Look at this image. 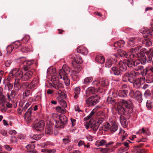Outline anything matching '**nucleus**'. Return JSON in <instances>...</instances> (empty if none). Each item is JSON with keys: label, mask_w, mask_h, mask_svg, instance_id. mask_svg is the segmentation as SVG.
Listing matches in <instances>:
<instances>
[{"label": "nucleus", "mask_w": 153, "mask_h": 153, "mask_svg": "<svg viewBox=\"0 0 153 153\" xmlns=\"http://www.w3.org/2000/svg\"><path fill=\"white\" fill-rule=\"evenodd\" d=\"M117 61V59L113 58H108L105 62V66L106 68H109L112 64H115Z\"/></svg>", "instance_id": "17"}, {"label": "nucleus", "mask_w": 153, "mask_h": 153, "mask_svg": "<svg viewBox=\"0 0 153 153\" xmlns=\"http://www.w3.org/2000/svg\"><path fill=\"white\" fill-rule=\"evenodd\" d=\"M41 137L42 136L41 134H35L33 135L32 138L36 140H38L40 139Z\"/></svg>", "instance_id": "58"}, {"label": "nucleus", "mask_w": 153, "mask_h": 153, "mask_svg": "<svg viewBox=\"0 0 153 153\" xmlns=\"http://www.w3.org/2000/svg\"><path fill=\"white\" fill-rule=\"evenodd\" d=\"M60 105L64 108L67 107V104L65 101L62 99H61L60 101Z\"/></svg>", "instance_id": "55"}, {"label": "nucleus", "mask_w": 153, "mask_h": 153, "mask_svg": "<svg viewBox=\"0 0 153 153\" xmlns=\"http://www.w3.org/2000/svg\"><path fill=\"white\" fill-rule=\"evenodd\" d=\"M143 80V78H138L137 79L136 78H135V80L134 81V82H131L133 84V86L136 88H139L140 85L141 84V81Z\"/></svg>", "instance_id": "20"}, {"label": "nucleus", "mask_w": 153, "mask_h": 153, "mask_svg": "<svg viewBox=\"0 0 153 153\" xmlns=\"http://www.w3.org/2000/svg\"><path fill=\"white\" fill-rule=\"evenodd\" d=\"M118 129V127L115 123H113L111 124V126H110V130L111 132H114L116 131Z\"/></svg>", "instance_id": "32"}, {"label": "nucleus", "mask_w": 153, "mask_h": 153, "mask_svg": "<svg viewBox=\"0 0 153 153\" xmlns=\"http://www.w3.org/2000/svg\"><path fill=\"white\" fill-rule=\"evenodd\" d=\"M77 53H81L84 55H87L88 53L87 49L83 46H80L78 47L76 49Z\"/></svg>", "instance_id": "19"}, {"label": "nucleus", "mask_w": 153, "mask_h": 153, "mask_svg": "<svg viewBox=\"0 0 153 153\" xmlns=\"http://www.w3.org/2000/svg\"><path fill=\"white\" fill-rule=\"evenodd\" d=\"M13 85L9 82H7L5 85V88H7L9 91H10L13 88Z\"/></svg>", "instance_id": "52"}, {"label": "nucleus", "mask_w": 153, "mask_h": 153, "mask_svg": "<svg viewBox=\"0 0 153 153\" xmlns=\"http://www.w3.org/2000/svg\"><path fill=\"white\" fill-rule=\"evenodd\" d=\"M31 108H30L25 113L24 118L25 120L29 123L31 122L33 120V117L31 116Z\"/></svg>", "instance_id": "13"}, {"label": "nucleus", "mask_w": 153, "mask_h": 153, "mask_svg": "<svg viewBox=\"0 0 153 153\" xmlns=\"http://www.w3.org/2000/svg\"><path fill=\"white\" fill-rule=\"evenodd\" d=\"M141 52L146 53L147 56L143 55L141 56L142 59V64H145L146 62L148 63L152 62L153 65V49L150 48L149 50L143 49L141 50Z\"/></svg>", "instance_id": "2"}, {"label": "nucleus", "mask_w": 153, "mask_h": 153, "mask_svg": "<svg viewBox=\"0 0 153 153\" xmlns=\"http://www.w3.org/2000/svg\"><path fill=\"white\" fill-rule=\"evenodd\" d=\"M125 43V42L123 40H121L114 42V46L116 48H121L123 46Z\"/></svg>", "instance_id": "26"}, {"label": "nucleus", "mask_w": 153, "mask_h": 153, "mask_svg": "<svg viewBox=\"0 0 153 153\" xmlns=\"http://www.w3.org/2000/svg\"><path fill=\"white\" fill-rule=\"evenodd\" d=\"M136 78V74L134 71L126 72L122 76V79L124 82L128 81L130 83L133 82Z\"/></svg>", "instance_id": "3"}, {"label": "nucleus", "mask_w": 153, "mask_h": 153, "mask_svg": "<svg viewBox=\"0 0 153 153\" xmlns=\"http://www.w3.org/2000/svg\"><path fill=\"white\" fill-rule=\"evenodd\" d=\"M30 93V90H26L23 93V96L27 97L29 95Z\"/></svg>", "instance_id": "62"}, {"label": "nucleus", "mask_w": 153, "mask_h": 153, "mask_svg": "<svg viewBox=\"0 0 153 153\" xmlns=\"http://www.w3.org/2000/svg\"><path fill=\"white\" fill-rule=\"evenodd\" d=\"M59 73L60 78L61 79L63 78V77L67 76V74L66 73V72H64L62 69H60L59 70Z\"/></svg>", "instance_id": "44"}, {"label": "nucleus", "mask_w": 153, "mask_h": 153, "mask_svg": "<svg viewBox=\"0 0 153 153\" xmlns=\"http://www.w3.org/2000/svg\"><path fill=\"white\" fill-rule=\"evenodd\" d=\"M17 94V91L14 90H12L11 91L10 95L9 94H7V96L9 99L11 100V98H14Z\"/></svg>", "instance_id": "33"}, {"label": "nucleus", "mask_w": 153, "mask_h": 153, "mask_svg": "<svg viewBox=\"0 0 153 153\" xmlns=\"http://www.w3.org/2000/svg\"><path fill=\"white\" fill-rule=\"evenodd\" d=\"M137 39L136 38H130L128 42V46L129 47H132L135 45Z\"/></svg>", "instance_id": "22"}, {"label": "nucleus", "mask_w": 153, "mask_h": 153, "mask_svg": "<svg viewBox=\"0 0 153 153\" xmlns=\"http://www.w3.org/2000/svg\"><path fill=\"white\" fill-rule=\"evenodd\" d=\"M119 67L120 71L122 72L125 71L127 69V65L125 61L124 62L120 61L119 62Z\"/></svg>", "instance_id": "18"}, {"label": "nucleus", "mask_w": 153, "mask_h": 153, "mask_svg": "<svg viewBox=\"0 0 153 153\" xmlns=\"http://www.w3.org/2000/svg\"><path fill=\"white\" fill-rule=\"evenodd\" d=\"M53 131L52 127L50 125L47 126L45 128V133L47 134H51Z\"/></svg>", "instance_id": "34"}, {"label": "nucleus", "mask_w": 153, "mask_h": 153, "mask_svg": "<svg viewBox=\"0 0 153 153\" xmlns=\"http://www.w3.org/2000/svg\"><path fill=\"white\" fill-rule=\"evenodd\" d=\"M56 122L55 126L56 128H63L66 125L63 123L61 121L59 120H55Z\"/></svg>", "instance_id": "31"}, {"label": "nucleus", "mask_w": 153, "mask_h": 153, "mask_svg": "<svg viewBox=\"0 0 153 153\" xmlns=\"http://www.w3.org/2000/svg\"><path fill=\"white\" fill-rule=\"evenodd\" d=\"M45 125L44 121L42 120L35 124L33 127H34L37 131H41L44 129Z\"/></svg>", "instance_id": "12"}, {"label": "nucleus", "mask_w": 153, "mask_h": 153, "mask_svg": "<svg viewBox=\"0 0 153 153\" xmlns=\"http://www.w3.org/2000/svg\"><path fill=\"white\" fill-rule=\"evenodd\" d=\"M138 67L139 68L138 70L141 71V74L143 76H146L148 74L147 72L149 71L146 68L145 69H144L143 67L142 66H140L138 65Z\"/></svg>", "instance_id": "27"}, {"label": "nucleus", "mask_w": 153, "mask_h": 153, "mask_svg": "<svg viewBox=\"0 0 153 153\" xmlns=\"http://www.w3.org/2000/svg\"><path fill=\"white\" fill-rule=\"evenodd\" d=\"M18 62H20L21 67L23 68L25 71H26L30 69V66L33 63L34 61H25L24 58H22L18 59Z\"/></svg>", "instance_id": "4"}, {"label": "nucleus", "mask_w": 153, "mask_h": 153, "mask_svg": "<svg viewBox=\"0 0 153 153\" xmlns=\"http://www.w3.org/2000/svg\"><path fill=\"white\" fill-rule=\"evenodd\" d=\"M146 76V81L147 83H150L153 82V79L152 76L151 75H149L148 74Z\"/></svg>", "instance_id": "41"}, {"label": "nucleus", "mask_w": 153, "mask_h": 153, "mask_svg": "<svg viewBox=\"0 0 153 153\" xmlns=\"http://www.w3.org/2000/svg\"><path fill=\"white\" fill-rule=\"evenodd\" d=\"M14 45H15V46L14 47V48H19L22 45V44L19 41H17L15 42Z\"/></svg>", "instance_id": "60"}, {"label": "nucleus", "mask_w": 153, "mask_h": 153, "mask_svg": "<svg viewBox=\"0 0 153 153\" xmlns=\"http://www.w3.org/2000/svg\"><path fill=\"white\" fill-rule=\"evenodd\" d=\"M19 49L23 53H27L29 52L30 51V49L29 48L25 47L20 48Z\"/></svg>", "instance_id": "57"}, {"label": "nucleus", "mask_w": 153, "mask_h": 153, "mask_svg": "<svg viewBox=\"0 0 153 153\" xmlns=\"http://www.w3.org/2000/svg\"><path fill=\"white\" fill-rule=\"evenodd\" d=\"M120 120L121 124L125 126H127L128 123L126 119L123 115H120Z\"/></svg>", "instance_id": "30"}, {"label": "nucleus", "mask_w": 153, "mask_h": 153, "mask_svg": "<svg viewBox=\"0 0 153 153\" xmlns=\"http://www.w3.org/2000/svg\"><path fill=\"white\" fill-rule=\"evenodd\" d=\"M129 95L131 97L137 100L139 102H141L142 100V94L138 91H131L129 93Z\"/></svg>", "instance_id": "7"}, {"label": "nucleus", "mask_w": 153, "mask_h": 153, "mask_svg": "<svg viewBox=\"0 0 153 153\" xmlns=\"http://www.w3.org/2000/svg\"><path fill=\"white\" fill-rule=\"evenodd\" d=\"M35 147V146L34 144H28L27 145L26 148L27 149H34Z\"/></svg>", "instance_id": "64"}, {"label": "nucleus", "mask_w": 153, "mask_h": 153, "mask_svg": "<svg viewBox=\"0 0 153 153\" xmlns=\"http://www.w3.org/2000/svg\"><path fill=\"white\" fill-rule=\"evenodd\" d=\"M52 79L53 82H59V78L56 75H53L52 76Z\"/></svg>", "instance_id": "59"}, {"label": "nucleus", "mask_w": 153, "mask_h": 153, "mask_svg": "<svg viewBox=\"0 0 153 153\" xmlns=\"http://www.w3.org/2000/svg\"><path fill=\"white\" fill-rule=\"evenodd\" d=\"M111 69L114 74L116 76H121L123 74L122 72L120 71L119 67L114 66L111 68Z\"/></svg>", "instance_id": "21"}, {"label": "nucleus", "mask_w": 153, "mask_h": 153, "mask_svg": "<svg viewBox=\"0 0 153 153\" xmlns=\"http://www.w3.org/2000/svg\"><path fill=\"white\" fill-rule=\"evenodd\" d=\"M97 108H95L94 109L92 110V111H91L90 114L88 115L87 117H85V119L86 120H89V119L91 118V117L94 114L95 112L97 110Z\"/></svg>", "instance_id": "36"}, {"label": "nucleus", "mask_w": 153, "mask_h": 153, "mask_svg": "<svg viewBox=\"0 0 153 153\" xmlns=\"http://www.w3.org/2000/svg\"><path fill=\"white\" fill-rule=\"evenodd\" d=\"M70 58L73 59V61H72V63L75 62L77 64H80L82 63V59L81 56L78 54H72L69 56Z\"/></svg>", "instance_id": "9"}, {"label": "nucleus", "mask_w": 153, "mask_h": 153, "mask_svg": "<svg viewBox=\"0 0 153 153\" xmlns=\"http://www.w3.org/2000/svg\"><path fill=\"white\" fill-rule=\"evenodd\" d=\"M33 70H31L24 73L21 78V79L25 81L29 80L31 78L33 74Z\"/></svg>", "instance_id": "14"}, {"label": "nucleus", "mask_w": 153, "mask_h": 153, "mask_svg": "<svg viewBox=\"0 0 153 153\" xmlns=\"http://www.w3.org/2000/svg\"><path fill=\"white\" fill-rule=\"evenodd\" d=\"M54 85L53 87L55 89H58L59 88L62 86V84L61 83H59L58 82H53Z\"/></svg>", "instance_id": "50"}, {"label": "nucleus", "mask_w": 153, "mask_h": 153, "mask_svg": "<svg viewBox=\"0 0 153 153\" xmlns=\"http://www.w3.org/2000/svg\"><path fill=\"white\" fill-rule=\"evenodd\" d=\"M127 66L129 68L138 66L140 63V60L134 61L131 59H128L125 60Z\"/></svg>", "instance_id": "11"}, {"label": "nucleus", "mask_w": 153, "mask_h": 153, "mask_svg": "<svg viewBox=\"0 0 153 153\" xmlns=\"http://www.w3.org/2000/svg\"><path fill=\"white\" fill-rule=\"evenodd\" d=\"M22 80L21 78H16L15 79L14 82V87L16 89L17 91L19 90L21 88V85L22 84Z\"/></svg>", "instance_id": "16"}, {"label": "nucleus", "mask_w": 153, "mask_h": 153, "mask_svg": "<svg viewBox=\"0 0 153 153\" xmlns=\"http://www.w3.org/2000/svg\"><path fill=\"white\" fill-rule=\"evenodd\" d=\"M76 71H72L71 72V75L72 76V77L73 78H74V79H76L78 77V76L77 75V73Z\"/></svg>", "instance_id": "53"}, {"label": "nucleus", "mask_w": 153, "mask_h": 153, "mask_svg": "<svg viewBox=\"0 0 153 153\" xmlns=\"http://www.w3.org/2000/svg\"><path fill=\"white\" fill-rule=\"evenodd\" d=\"M107 102L108 103H115L116 100L112 97H108L107 98Z\"/></svg>", "instance_id": "43"}, {"label": "nucleus", "mask_w": 153, "mask_h": 153, "mask_svg": "<svg viewBox=\"0 0 153 153\" xmlns=\"http://www.w3.org/2000/svg\"><path fill=\"white\" fill-rule=\"evenodd\" d=\"M143 145V143H141L135 147V149L137 150L136 153H146L147 152V150L144 149H141L140 148Z\"/></svg>", "instance_id": "24"}, {"label": "nucleus", "mask_w": 153, "mask_h": 153, "mask_svg": "<svg viewBox=\"0 0 153 153\" xmlns=\"http://www.w3.org/2000/svg\"><path fill=\"white\" fill-rule=\"evenodd\" d=\"M95 91V88L93 87L88 88L86 91V94L84 96L85 97L87 98L89 95L94 94Z\"/></svg>", "instance_id": "25"}, {"label": "nucleus", "mask_w": 153, "mask_h": 153, "mask_svg": "<svg viewBox=\"0 0 153 153\" xmlns=\"http://www.w3.org/2000/svg\"><path fill=\"white\" fill-rule=\"evenodd\" d=\"M54 116H58L59 120L61 121L63 123L66 125L67 124L68 122V118L67 117L64 115L61 114L59 116L57 115V114H55Z\"/></svg>", "instance_id": "23"}, {"label": "nucleus", "mask_w": 153, "mask_h": 153, "mask_svg": "<svg viewBox=\"0 0 153 153\" xmlns=\"http://www.w3.org/2000/svg\"><path fill=\"white\" fill-rule=\"evenodd\" d=\"M85 126V128L87 129H88L89 128H91L94 131H96L99 126V125H98L97 122L93 120L92 121L87 122Z\"/></svg>", "instance_id": "8"}, {"label": "nucleus", "mask_w": 153, "mask_h": 153, "mask_svg": "<svg viewBox=\"0 0 153 153\" xmlns=\"http://www.w3.org/2000/svg\"><path fill=\"white\" fill-rule=\"evenodd\" d=\"M106 142L105 140H102L100 141L99 142H96V145L98 146H100L105 145Z\"/></svg>", "instance_id": "48"}, {"label": "nucleus", "mask_w": 153, "mask_h": 153, "mask_svg": "<svg viewBox=\"0 0 153 153\" xmlns=\"http://www.w3.org/2000/svg\"><path fill=\"white\" fill-rule=\"evenodd\" d=\"M97 108H95L94 109L92 110V111H91L90 114L88 115L87 117H85V119L86 120H89V119L91 118V117L94 114L95 112L97 110Z\"/></svg>", "instance_id": "37"}, {"label": "nucleus", "mask_w": 153, "mask_h": 153, "mask_svg": "<svg viewBox=\"0 0 153 153\" xmlns=\"http://www.w3.org/2000/svg\"><path fill=\"white\" fill-rule=\"evenodd\" d=\"M13 75L15 76L16 78L18 77H20L21 78L23 75V73L22 71L19 69H14L11 71Z\"/></svg>", "instance_id": "15"}, {"label": "nucleus", "mask_w": 153, "mask_h": 153, "mask_svg": "<svg viewBox=\"0 0 153 153\" xmlns=\"http://www.w3.org/2000/svg\"><path fill=\"white\" fill-rule=\"evenodd\" d=\"M13 75L12 73V71H11L9 74V75L8 76L7 79V80L9 82L11 78H13Z\"/></svg>", "instance_id": "61"}, {"label": "nucleus", "mask_w": 153, "mask_h": 153, "mask_svg": "<svg viewBox=\"0 0 153 153\" xmlns=\"http://www.w3.org/2000/svg\"><path fill=\"white\" fill-rule=\"evenodd\" d=\"M110 124L109 123L104 124L102 127V129L104 131H107L110 129Z\"/></svg>", "instance_id": "42"}, {"label": "nucleus", "mask_w": 153, "mask_h": 153, "mask_svg": "<svg viewBox=\"0 0 153 153\" xmlns=\"http://www.w3.org/2000/svg\"><path fill=\"white\" fill-rule=\"evenodd\" d=\"M92 84L96 86V88H100V81L96 80L92 82Z\"/></svg>", "instance_id": "54"}, {"label": "nucleus", "mask_w": 153, "mask_h": 153, "mask_svg": "<svg viewBox=\"0 0 153 153\" xmlns=\"http://www.w3.org/2000/svg\"><path fill=\"white\" fill-rule=\"evenodd\" d=\"M100 99V97L97 95H95L89 97L85 102L89 106H93L99 102Z\"/></svg>", "instance_id": "5"}, {"label": "nucleus", "mask_w": 153, "mask_h": 153, "mask_svg": "<svg viewBox=\"0 0 153 153\" xmlns=\"http://www.w3.org/2000/svg\"><path fill=\"white\" fill-rule=\"evenodd\" d=\"M152 103L150 101H147L146 102V106L147 108L149 109H150L152 108Z\"/></svg>", "instance_id": "63"}, {"label": "nucleus", "mask_w": 153, "mask_h": 153, "mask_svg": "<svg viewBox=\"0 0 153 153\" xmlns=\"http://www.w3.org/2000/svg\"><path fill=\"white\" fill-rule=\"evenodd\" d=\"M117 51V53H119L120 55L121 56H124L127 58L128 55L125 51L122 50L120 49H118Z\"/></svg>", "instance_id": "35"}, {"label": "nucleus", "mask_w": 153, "mask_h": 153, "mask_svg": "<svg viewBox=\"0 0 153 153\" xmlns=\"http://www.w3.org/2000/svg\"><path fill=\"white\" fill-rule=\"evenodd\" d=\"M38 82L39 81L38 79L37 78H35L29 84L27 82L22 83L21 86V88L32 89L35 87L37 85Z\"/></svg>", "instance_id": "6"}, {"label": "nucleus", "mask_w": 153, "mask_h": 153, "mask_svg": "<svg viewBox=\"0 0 153 153\" xmlns=\"http://www.w3.org/2000/svg\"><path fill=\"white\" fill-rule=\"evenodd\" d=\"M120 102L122 106H118L117 109L118 113L121 115L126 116L129 118L130 116L129 114L133 112V105L132 102L129 100H125L122 99Z\"/></svg>", "instance_id": "1"}, {"label": "nucleus", "mask_w": 153, "mask_h": 153, "mask_svg": "<svg viewBox=\"0 0 153 153\" xmlns=\"http://www.w3.org/2000/svg\"><path fill=\"white\" fill-rule=\"evenodd\" d=\"M5 97L4 95L0 94V104H2V106H4V102H5Z\"/></svg>", "instance_id": "45"}, {"label": "nucleus", "mask_w": 153, "mask_h": 153, "mask_svg": "<svg viewBox=\"0 0 153 153\" xmlns=\"http://www.w3.org/2000/svg\"><path fill=\"white\" fill-rule=\"evenodd\" d=\"M141 47L140 46H138L136 47H135L133 48L134 50V51H135V54H131V55H130V56H132V57L135 58V57H139L140 56V59L141 60V63H142V59L141 58V56L143 55H145V54L146 53H143V52H141V50L143 48L140 50V53H139V52L138 51H139V49L141 48ZM144 49H145V48H144Z\"/></svg>", "instance_id": "10"}, {"label": "nucleus", "mask_w": 153, "mask_h": 153, "mask_svg": "<svg viewBox=\"0 0 153 153\" xmlns=\"http://www.w3.org/2000/svg\"><path fill=\"white\" fill-rule=\"evenodd\" d=\"M128 91L126 90H120L118 92V94L119 97H127Z\"/></svg>", "instance_id": "28"}, {"label": "nucleus", "mask_w": 153, "mask_h": 153, "mask_svg": "<svg viewBox=\"0 0 153 153\" xmlns=\"http://www.w3.org/2000/svg\"><path fill=\"white\" fill-rule=\"evenodd\" d=\"M66 85L68 86L70 83V80L67 76L63 77L62 78Z\"/></svg>", "instance_id": "49"}, {"label": "nucleus", "mask_w": 153, "mask_h": 153, "mask_svg": "<svg viewBox=\"0 0 153 153\" xmlns=\"http://www.w3.org/2000/svg\"><path fill=\"white\" fill-rule=\"evenodd\" d=\"M95 60L98 63L102 64L104 62L105 59L103 56L101 55H97L95 58Z\"/></svg>", "instance_id": "29"}, {"label": "nucleus", "mask_w": 153, "mask_h": 153, "mask_svg": "<svg viewBox=\"0 0 153 153\" xmlns=\"http://www.w3.org/2000/svg\"><path fill=\"white\" fill-rule=\"evenodd\" d=\"M100 82V85L103 87H106V88L108 85V81L104 79H102Z\"/></svg>", "instance_id": "39"}, {"label": "nucleus", "mask_w": 153, "mask_h": 153, "mask_svg": "<svg viewBox=\"0 0 153 153\" xmlns=\"http://www.w3.org/2000/svg\"><path fill=\"white\" fill-rule=\"evenodd\" d=\"M14 47L12 45L8 46L6 48L7 53V54L11 53Z\"/></svg>", "instance_id": "47"}, {"label": "nucleus", "mask_w": 153, "mask_h": 153, "mask_svg": "<svg viewBox=\"0 0 153 153\" xmlns=\"http://www.w3.org/2000/svg\"><path fill=\"white\" fill-rule=\"evenodd\" d=\"M56 110L58 112L63 114H65L66 111V110L65 108L63 107L62 108L60 106H57L56 108Z\"/></svg>", "instance_id": "40"}, {"label": "nucleus", "mask_w": 153, "mask_h": 153, "mask_svg": "<svg viewBox=\"0 0 153 153\" xmlns=\"http://www.w3.org/2000/svg\"><path fill=\"white\" fill-rule=\"evenodd\" d=\"M93 78L91 77H89L85 78L84 79V82L85 84H88L91 82Z\"/></svg>", "instance_id": "51"}, {"label": "nucleus", "mask_w": 153, "mask_h": 153, "mask_svg": "<svg viewBox=\"0 0 153 153\" xmlns=\"http://www.w3.org/2000/svg\"><path fill=\"white\" fill-rule=\"evenodd\" d=\"M104 117L102 116L98 118V121L97 122V123L98 125H100L104 121Z\"/></svg>", "instance_id": "56"}, {"label": "nucleus", "mask_w": 153, "mask_h": 153, "mask_svg": "<svg viewBox=\"0 0 153 153\" xmlns=\"http://www.w3.org/2000/svg\"><path fill=\"white\" fill-rule=\"evenodd\" d=\"M142 43L146 46L149 47L152 45V43L151 41L149 39H147L143 40Z\"/></svg>", "instance_id": "38"}, {"label": "nucleus", "mask_w": 153, "mask_h": 153, "mask_svg": "<svg viewBox=\"0 0 153 153\" xmlns=\"http://www.w3.org/2000/svg\"><path fill=\"white\" fill-rule=\"evenodd\" d=\"M62 69L67 74L70 72V71L69 68L66 65H64Z\"/></svg>", "instance_id": "46"}]
</instances>
